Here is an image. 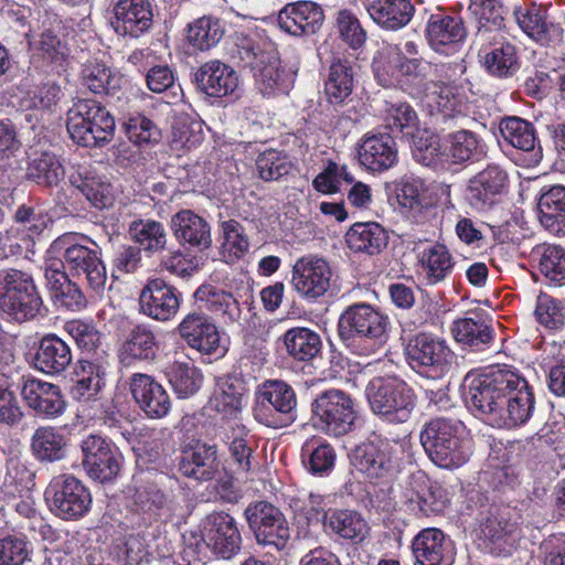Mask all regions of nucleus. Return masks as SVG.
<instances>
[{"instance_id": "nucleus-1", "label": "nucleus", "mask_w": 565, "mask_h": 565, "mask_svg": "<svg viewBox=\"0 0 565 565\" xmlns=\"http://www.w3.org/2000/svg\"><path fill=\"white\" fill-rule=\"evenodd\" d=\"M388 317L369 303L349 306L339 317L338 334L342 343L356 355L376 353L387 341Z\"/></svg>"}, {"instance_id": "nucleus-2", "label": "nucleus", "mask_w": 565, "mask_h": 565, "mask_svg": "<svg viewBox=\"0 0 565 565\" xmlns=\"http://www.w3.org/2000/svg\"><path fill=\"white\" fill-rule=\"evenodd\" d=\"M419 438L428 458L440 468H458L471 455L466 427L455 418L430 419L424 425Z\"/></svg>"}, {"instance_id": "nucleus-3", "label": "nucleus", "mask_w": 565, "mask_h": 565, "mask_svg": "<svg viewBox=\"0 0 565 565\" xmlns=\"http://www.w3.org/2000/svg\"><path fill=\"white\" fill-rule=\"evenodd\" d=\"M507 365L495 366L471 380L466 392V403L476 409L492 427L511 428L505 416L510 407Z\"/></svg>"}, {"instance_id": "nucleus-4", "label": "nucleus", "mask_w": 565, "mask_h": 565, "mask_svg": "<svg viewBox=\"0 0 565 565\" xmlns=\"http://www.w3.org/2000/svg\"><path fill=\"white\" fill-rule=\"evenodd\" d=\"M43 299L31 273L18 268L0 269V311L15 322L40 315Z\"/></svg>"}, {"instance_id": "nucleus-5", "label": "nucleus", "mask_w": 565, "mask_h": 565, "mask_svg": "<svg viewBox=\"0 0 565 565\" xmlns=\"http://www.w3.org/2000/svg\"><path fill=\"white\" fill-rule=\"evenodd\" d=\"M115 119L95 99H77L67 113V131L71 139L83 147H103L115 134Z\"/></svg>"}, {"instance_id": "nucleus-6", "label": "nucleus", "mask_w": 565, "mask_h": 565, "mask_svg": "<svg viewBox=\"0 0 565 565\" xmlns=\"http://www.w3.org/2000/svg\"><path fill=\"white\" fill-rule=\"evenodd\" d=\"M365 395L372 412L390 423H406L416 406L414 390L396 376L372 379Z\"/></svg>"}, {"instance_id": "nucleus-7", "label": "nucleus", "mask_w": 565, "mask_h": 565, "mask_svg": "<svg viewBox=\"0 0 565 565\" xmlns=\"http://www.w3.org/2000/svg\"><path fill=\"white\" fill-rule=\"evenodd\" d=\"M297 395L282 380H266L255 392V419L271 428L287 427L297 418Z\"/></svg>"}, {"instance_id": "nucleus-8", "label": "nucleus", "mask_w": 565, "mask_h": 565, "mask_svg": "<svg viewBox=\"0 0 565 565\" xmlns=\"http://www.w3.org/2000/svg\"><path fill=\"white\" fill-rule=\"evenodd\" d=\"M44 497L51 512L65 521L82 519L87 514L93 502L89 489L72 475H58L52 478Z\"/></svg>"}, {"instance_id": "nucleus-9", "label": "nucleus", "mask_w": 565, "mask_h": 565, "mask_svg": "<svg viewBox=\"0 0 565 565\" xmlns=\"http://www.w3.org/2000/svg\"><path fill=\"white\" fill-rule=\"evenodd\" d=\"M78 239L86 241L87 237L68 233L55 239L52 248L63 249L65 266L73 276H84L89 288L102 290L107 275L100 254L96 248H90Z\"/></svg>"}, {"instance_id": "nucleus-10", "label": "nucleus", "mask_w": 565, "mask_h": 565, "mask_svg": "<svg viewBox=\"0 0 565 565\" xmlns=\"http://www.w3.org/2000/svg\"><path fill=\"white\" fill-rule=\"evenodd\" d=\"M405 354L413 370L434 380L449 373L456 359L444 340L428 333L411 338Z\"/></svg>"}, {"instance_id": "nucleus-11", "label": "nucleus", "mask_w": 565, "mask_h": 565, "mask_svg": "<svg viewBox=\"0 0 565 565\" xmlns=\"http://www.w3.org/2000/svg\"><path fill=\"white\" fill-rule=\"evenodd\" d=\"M401 502L418 518L438 515L447 507L446 491L423 470L411 472L402 484Z\"/></svg>"}, {"instance_id": "nucleus-12", "label": "nucleus", "mask_w": 565, "mask_h": 565, "mask_svg": "<svg viewBox=\"0 0 565 565\" xmlns=\"http://www.w3.org/2000/svg\"><path fill=\"white\" fill-rule=\"evenodd\" d=\"M244 515L259 545L284 550L290 540L288 522L279 508L267 501L247 505Z\"/></svg>"}, {"instance_id": "nucleus-13", "label": "nucleus", "mask_w": 565, "mask_h": 565, "mask_svg": "<svg viewBox=\"0 0 565 565\" xmlns=\"http://www.w3.org/2000/svg\"><path fill=\"white\" fill-rule=\"evenodd\" d=\"M313 417L328 435L344 436L354 427L356 412L353 399L340 390H328L312 403Z\"/></svg>"}, {"instance_id": "nucleus-14", "label": "nucleus", "mask_w": 565, "mask_h": 565, "mask_svg": "<svg viewBox=\"0 0 565 565\" xmlns=\"http://www.w3.org/2000/svg\"><path fill=\"white\" fill-rule=\"evenodd\" d=\"M351 465L370 479L383 480L395 476L401 466L396 447L387 440H367L350 454Z\"/></svg>"}, {"instance_id": "nucleus-15", "label": "nucleus", "mask_w": 565, "mask_h": 565, "mask_svg": "<svg viewBox=\"0 0 565 565\" xmlns=\"http://www.w3.org/2000/svg\"><path fill=\"white\" fill-rule=\"evenodd\" d=\"M331 278L332 270L324 258L306 255L292 265L290 285L300 299L316 302L329 291Z\"/></svg>"}, {"instance_id": "nucleus-16", "label": "nucleus", "mask_w": 565, "mask_h": 565, "mask_svg": "<svg viewBox=\"0 0 565 565\" xmlns=\"http://www.w3.org/2000/svg\"><path fill=\"white\" fill-rule=\"evenodd\" d=\"M241 58L254 70L256 86L264 96L284 95L292 87L295 75L282 67L274 55L255 52L253 46L239 51Z\"/></svg>"}, {"instance_id": "nucleus-17", "label": "nucleus", "mask_w": 565, "mask_h": 565, "mask_svg": "<svg viewBox=\"0 0 565 565\" xmlns=\"http://www.w3.org/2000/svg\"><path fill=\"white\" fill-rule=\"evenodd\" d=\"M81 450L82 466L90 479L105 483L117 478L122 457L106 438L90 434L82 440Z\"/></svg>"}, {"instance_id": "nucleus-18", "label": "nucleus", "mask_w": 565, "mask_h": 565, "mask_svg": "<svg viewBox=\"0 0 565 565\" xmlns=\"http://www.w3.org/2000/svg\"><path fill=\"white\" fill-rule=\"evenodd\" d=\"M202 540L216 557L223 559L234 557L242 546V535L235 519L223 512L206 516Z\"/></svg>"}, {"instance_id": "nucleus-19", "label": "nucleus", "mask_w": 565, "mask_h": 565, "mask_svg": "<svg viewBox=\"0 0 565 565\" xmlns=\"http://www.w3.org/2000/svg\"><path fill=\"white\" fill-rule=\"evenodd\" d=\"M372 67L379 83L383 86L394 84L397 75L418 78L423 75V60L403 55L397 44H385L373 58Z\"/></svg>"}, {"instance_id": "nucleus-20", "label": "nucleus", "mask_w": 565, "mask_h": 565, "mask_svg": "<svg viewBox=\"0 0 565 565\" xmlns=\"http://www.w3.org/2000/svg\"><path fill=\"white\" fill-rule=\"evenodd\" d=\"M139 303L143 315L164 322L177 315L180 308V294L163 279L156 278L142 288Z\"/></svg>"}, {"instance_id": "nucleus-21", "label": "nucleus", "mask_w": 565, "mask_h": 565, "mask_svg": "<svg viewBox=\"0 0 565 565\" xmlns=\"http://www.w3.org/2000/svg\"><path fill=\"white\" fill-rule=\"evenodd\" d=\"M412 553L416 565H451L455 548L447 535L437 527H427L415 535Z\"/></svg>"}, {"instance_id": "nucleus-22", "label": "nucleus", "mask_w": 565, "mask_h": 565, "mask_svg": "<svg viewBox=\"0 0 565 565\" xmlns=\"http://www.w3.org/2000/svg\"><path fill=\"white\" fill-rule=\"evenodd\" d=\"M177 330L190 348L204 354H212L220 347L218 329L213 319L203 311L186 313Z\"/></svg>"}, {"instance_id": "nucleus-23", "label": "nucleus", "mask_w": 565, "mask_h": 565, "mask_svg": "<svg viewBox=\"0 0 565 565\" xmlns=\"http://www.w3.org/2000/svg\"><path fill=\"white\" fill-rule=\"evenodd\" d=\"M129 385L135 402L149 418H163L169 414L170 396L153 376L135 373Z\"/></svg>"}, {"instance_id": "nucleus-24", "label": "nucleus", "mask_w": 565, "mask_h": 565, "mask_svg": "<svg viewBox=\"0 0 565 565\" xmlns=\"http://www.w3.org/2000/svg\"><path fill=\"white\" fill-rule=\"evenodd\" d=\"M117 33L139 38L149 31L153 22L152 4L149 0H113Z\"/></svg>"}, {"instance_id": "nucleus-25", "label": "nucleus", "mask_w": 565, "mask_h": 565, "mask_svg": "<svg viewBox=\"0 0 565 565\" xmlns=\"http://www.w3.org/2000/svg\"><path fill=\"white\" fill-rule=\"evenodd\" d=\"M508 184L507 172L497 164H489L471 177L466 189V200L471 206L482 210L494 203Z\"/></svg>"}, {"instance_id": "nucleus-26", "label": "nucleus", "mask_w": 565, "mask_h": 565, "mask_svg": "<svg viewBox=\"0 0 565 565\" xmlns=\"http://www.w3.org/2000/svg\"><path fill=\"white\" fill-rule=\"evenodd\" d=\"M21 396L31 409L46 418H55L65 409L60 387L35 377H23Z\"/></svg>"}, {"instance_id": "nucleus-27", "label": "nucleus", "mask_w": 565, "mask_h": 565, "mask_svg": "<svg viewBox=\"0 0 565 565\" xmlns=\"http://www.w3.org/2000/svg\"><path fill=\"white\" fill-rule=\"evenodd\" d=\"M323 20L322 8L311 1L289 3L278 14L280 29L295 36L316 34Z\"/></svg>"}, {"instance_id": "nucleus-28", "label": "nucleus", "mask_w": 565, "mask_h": 565, "mask_svg": "<svg viewBox=\"0 0 565 565\" xmlns=\"http://www.w3.org/2000/svg\"><path fill=\"white\" fill-rule=\"evenodd\" d=\"M230 462L237 479L248 480L257 468L255 447L248 429L243 424L231 425L224 434Z\"/></svg>"}, {"instance_id": "nucleus-29", "label": "nucleus", "mask_w": 565, "mask_h": 565, "mask_svg": "<svg viewBox=\"0 0 565 565\" xmlns=\"http://www.w3.org/2000/svg\"><path fill=\"white\" fill-rule=\"evenodd\" d=\"M159 350L156 333L147 324H137L125 334L118 348V359L124 366L153 361Z\"/></svg>"}, {"instance_id": "nucleus-30", "label": "nucleus", "mask_w": 565, "mask_h": 565, "mask_svg": "<svg viewBox=\"0 0 565 565\" xmlns=\"http://www.w3.org/2000/svg\"><path fill=\"white\" fill-rule=\"evenodd\" d=\"M170 226L177 241L200 252L212 246L209 222L192 210H181L171 217Z\"/></svg>"}, {"instance_id": "nucleus-31", "label": "nucleus", "mask_w": 565, "mask_h": 565, "mask_svg": "<svg viewBox=\"0 0 565 565\" xmlns=\"http://www.w3.org/2000/svg\"><path fill=\"white\" fill-rule=\"evenodd\" d=\"M194 78L198 88L211 97L232 95L238 87L236 71L218 60L202 64L195 72Z\"/></svg>"}, {"instance_id": "nucleus-32", "label": "nucleus", "mask_w": 565, "mask_h": 565, "mask_svg": "<svg viewBox=\"0 0 565 565\" xmlns=\"http://www.w3.org/2000/svg\"><path fill=\"white\" fill-rule=\"evenodd\" d=\"M359 162L372 172H382L397 162V147L390 134L365 135L359 146Z\"/></svg>"}, {"instance_id": "nucleus-33", "label": "nucleus", "mask_w": 565, "mask_h": 565, "mask_svg": "<svg viewBox=\"0 0 565 565\" xmlns=\"http://www.w3.org/2000/svg\"><path fill=\"white\" fill-rule=\"evenodd\" d=\"M70 182L90 203L92 206L103 210L110 207L115 202V190L105 175H100L89 167L78 166L70 175Z\"/></svg>"}, {"instance_id": "nucleus-34", "label": "nucleus", "mask_w": 565, "mask_h": 565, "mask_svg": "<svg viewBox=\"0 0 565 565\" xmlns=\"http://www.w3.org/2000/svg\"><path fill=\"white\" fill-rule=\"evenodd\" d=\"M72 361L70 345L55 334H46L36 347L33 365L38 371L54 376L66 371Z\"/></svg>"}, {"instance_id": "nucleus-35", "label": "nucleus", "mask_w": 565, "mask_h": 565, "mask_svg": "<svg viewBox=\"0 0 565 565\" xmlns=\"http://www.w3.org/2000/svg\"><path fill=\"white\" fill-rule=\"evenodd\" d=\"M418 263L426 285H440L451 278L457 262L445 244L434 243L418 254Z\"/></svg>"}, {"instance_id": "nucleus-36", "label": "nucleus", "mask_w": 565, "mask_h": 565, "mask_svg": "<svg viewBox=\"0 0 565 565\" xmlns=\"http://www.w3.org/2000/svg\"><path fill=\"white\" fill-rule=\"evenodd\" d=\"M194 299L225 326L241 324L242 308L231 292L213 285H202L195 290Z\"/></svg>"}, {"instance_id": "nucleus-37", "label": "nucleus", "mask_w": 565, "mask_h": 565, "mask_svg": "<svg viewBox=\"0 0 565 565\" xmlns=\"http://www.w3.org/2000/svg\"><path fill=\"white\" fill-rule=\"evenodd\" d=\"M30 451L40 463L60 462L67 457L68 439L58 427L40 426L31 436Z\"/></svg>"}, {"instance_id": "nucleus-38", "label": "nucleus", "mask_w": 565, "mask_h": 565, "mask_svg": "<svg viewBox=\"0 0 565 565\" xmlns=\"http://www.w3.org/2000/svg\"><path fill=\"white\" fill-rule=\"evenodd\" d=\"M221 466L216 445L196 444L190 451L184 452L179 470L188 478L210 481L217 476Z\"/></svg>"}, {"instance_id": "nucleus-39", "label": "nucleus", "mask_w": 565, "mask_h": 565, "mask_svg": "<svg viewBox=\"0 0 565 565\" xmlns=\"http://www.w3.org/2000/svg\"><path fill=\"white\" fill-rule=\"evenodd\" d=\"M509 379L510 407L505 419L511 428L519 427L529 422L535 408V398L527 381L519 373L507 366L505 375Z\"/></svg>"}, {"instance_id": "nucleus-40", "label": "nucleus", "mask_w": 565, "mask_h": 565, "mask_svg": "<svg viewBox=\"0 0 565 565\" xmlns=\"http://www.w3.org/2000/svg\"><path fill=\"white\" fill-rule=\"evenodd\" d=\"M366 11L377 26L395 32L409 24L415 6L412 0H373Z\"/></svg>"}, {"instance_id": "nucleus-41", "label": "nucleus", "mask_w": 565, "mask_h": 565, "mask_svg": "<svg viewBox=\"0 0 565 565\" xmlns=\"http://www.w3.org/2000/svg\"><path fill=\"white\" fill-rule=\"evenodd\" d=\"M499 130L502 139L510 146L530 152L533 163L541 161L542 148L535 128L530 121L520 117H507L500 121Z\"/></svg>"}, {"instance_id": "nucleus-42", "label": "nucleus", "mask_w": 565, "mask_h": 565, "mask_svg": "<svg viewBox=\"0 0 565 565\" xmlns=\"http://www.w3.org/2000/svg\"><path fill=\"white\" fill-rule=\"evenodd\" d=\"M426 38L435 51H441L448 44L462 41L466 38V29L460 18L437 8L427 20Z\"/></svg>"}, {"instance_id": "nucleus-43", "label": "nucleus", "mask_w": 565, "mask_h": 565, "mask_svg": "<svg viewBox=\"0 0 565 565\" xmlns=\"http://www.w3.org/2000/svg\"><path fill=\"white\" fill-rule=\"evenodd\" d=\"M481 537L488 542L491 553L507 556L516 546L519 534L515 523L501 515L491 514L480 524Z\"/></svg>"}, {"instance_id": "nucleus-44", "label": "nucleus", "mask_w": 565, "mask_h": 565, "mask_svg": "<svg viewBox=\"0 0 565 565\" xmlns=\"http://www.w3.org/2000/svg\"><path fill=\"white\" fill-rule=\"evenodd\" d=\"M542 226L553 234H565V186L552 185L543 189L537 202Z\"/></svg>"}, {"instance_id": "nucleus-45", "label": "nucleus", "mask_w": 565, "mask_h": 565, "mask_svg": "<svg viewBox=\"0 0 565 565\" xmlns=\"http://www.w3.org/2000/svg\"><path fill=\"white\" fill-rule=\"evenodd\" d=\"M483 148L480 137L467 129L448 134L443 140L445 160L457 164L479 160L484 152Z\"/></svg>"}, {"instance_id": "nucleus-46", "label": "nucleus", "mask_w": 565, "mask_h": 565, "mask_svg": "<svg viewBox=\"0 0 565 565\" xmlns=\"http://www.w3.org/2000/svg\"><path fill=\"white\" fill-rule=\"evenodd\" d=\"M468 11L480 41L490 40V34L501 31L505 25V11L499 0H470Z\"/></svg>"}, {"instance_id": "nucleus-47", "label": "nucleus", "mask_w": 565, "mask_h": 565, "mask_svg": "<svg viewBox=\"0 0 565 565\" xmlns=\"http://www.w3.org/2000/svg\"><path fill=\"white\" fill-rule=\"evenodd\" d=\"M345 242L353 252L375 255L386 247L388 235L379 223H355L347 232Z\"/></svg>"}, {"instance_id": "nucleus-48", "label": "nucleus", "mask_w": 565, "mask_h": 565, "mask_svg": "<svg viewBox=\"0 0 565 565\" xmlns=\"http://www.w3.org/2000/svg\"><path fill=\"white\" fill-rule=\"evenodd\" d=\"M286 351L294 360L307 362L321 351L320 335L309 328H291L282 337Z\"/></svg>"}, {"instance_id": "nucleus-49", "label": "nucleus", "mask_w": 565, "mask_h": 565, "mask_svg": "<svg viewBox=\"0 0 565 565\" xmlns=\"http://www.w3.org/2000/svg\"><path fill=\"white\" fill-rule=\"evenodd\" d=\"M76 380L71 393L77 401H88L97 395L104 385L106 367L97 362L79 360L75 369Z\"/></svg>"}, {"instance_id": "nucleus-50", "label": "nucleus", "mask_w": 565, "mask_h": 565, "mask_svg": "<svg viewBox=\"0 0 565 565\" xmlns=\"http://www.w3.org/2000/svg\"><path fill=\"white\" fill-rule=\"evenodd\" d=\"M451 331L457 342L477 351L484 350L493 340V330L481 317L458 319Z\"/></svg>"}, {"instance_id": "nucleus-51", "label": "nucleus", "mask_w": 565, "mask_h": 565, "mask_svg": "<svg viewBox=\"0 0 565 565\" xmlns=\"http://www.w3.org/2000/svg\"><path fill=\"white\" fill-rule=\"evenodd\" d=\"M225 32L221 20L204 15L188 24L186 41L195 50L207 51L215 46L223 38Z\"/></svg>"}, {"instance_id": "nucleus-52", "label": "nucleus", "mask_w": 565, "mask_h": 565, "mask_svg": "<svg viewBox=\"0 0 565 565\" xmlns=\"http://www.w3.org/2000/svg\"><path fill=\"white\" fill-rule=\"evenodd\" d=\"M327 526L340 537L354 543L364 541L370 530L367 522L353 510L333 511L328 518Z\"/></svg>"}, {"instance_id": "nucleus-53", "label": "nucleus", "mask_w": 565, "mask_h": 565, "mask_svg": "<svg viewBox=\"0 0 565 565\" xmlns=\"http://www.w3.org/2000/svg\"><path fill=\"white\" fill-rule=\"evenodd\" d=\"M166 376L175 392L181 397L195 394L202 384L200 371L190 361H174L166 367Z\"/></svg>"}, {"instance_id": "nucleus-54", "label": "nucleus", "mask_w": 565, "mask_h": 565, "mask_svg": "<svg viewBox=\"0 0 565 565\" xmlns=\"http://www.w3.org/2000/svg\"><path fill=\"white\" fill-rule=\"evenodd\" d=\"M26 177L39 185L54 186L64 179L65 170L57 156L44 151L31 159Z\"/></svg>"}, {"instance_id": "nucleus-55", "label": "nucleus", "mask_w": 565, "mask_h": 565, "mask_svg": "<svg viewBox=\"0 0 565 565\" xmlns=\"http://www.w3.org/2000/svg\"><path fill=\"white\" fill-rule=\"evenodd\" d=\"M353 88V70L348 60L334 57L324 84V92L333 104L342 103Z\"/></svg>"}, {"instance_id": "nucleus-56", "label": "nucleus", "mask_w": 565, "mask_h": 565, "mask_svg": "<svg viewBox=\"0 0 565 565\" xmlns=\"http://www.w3.org/2000/svg\"><path fill=\"white\" fill-rule=\"evenodd\" d=\"M47 288L54 301L68 310L78 311L87 305L84 292L68 278L67 274L47 275Z\"/></svg>"}, {"instance_id": "nucleus-57", "label": "nucleus", "mask_w": 565, "mask_h": 565, "mask_svg": "<svg viewBox=\"0 0 565 565\" xmlns=\"http://www.w3.org/2000/svg\"><path fill=\"white\" fill-rule=\"evenodd\" d=\"M131 500L138 509L145 512L161 510L169 503L168 494L162 491L158 482L142 475L134 479Z\"/></svg>"}, {"instance_id": "nucleus-58", "label": "nucleus", "mask_w": 565, "mask_h": 565, "mask_svg": "<svg viewBox=\"0 0 565 565\" xmlns=\"http://www.w3.org/2000/svg\"><path fill=\"white\" fill-rule=\"evenodd\" d=\"M302 461L305 467L316 476H327L335 462V451L331 445L320 440H308L302 446Z\"/></svg>"}, {"instance_id": "nucleus-59", "label": "nucleus", "mask_w": 565, "mask_h": 565, "mask_svg": "<svg viewBox=\"0 0 565 565\" xmlns=\"http://www.w3.org/2000/svg\"><path fill=\"white\" fill-rule=\"evenodd\" d=\"M486 70L493 76L509 78L520 70L516 47L511 43H503L486 53L483 57Z\"/></svg>"}, {"instance_id": "nucleus-60", "label": "nucleus", "mask_w": 565, "mask_h": 565, "mask_svg": "<svg viewBox=\"0 0 565 565\" xmlns=\"http://www.w3.org/2000/svg\"><path fill=\"white\" fill-rule=\"evenodd\" d=\"M82 78L90 92L106 95H114L120 81L106 64L97 61L84 64Z\"/></svg>"}, {"instance_id": "nucleus-61", "label": "nucleus", "mask_w": 565, "mask_h": 565, "mask_svg": "<svg viewBox=\"0 0 565 565\" xmlns=\"http://www.w3.org/2000/svg\"><path fill=\"white\" fill-rule=\"evenodd\" d=\"M129 235L145 250L158 252L166 247L167 233L160 222L137 220L129 225Z\"/></svg>"}, {"instance_id": "nucleus-62", "label": "nucleus", "mask_w": 565, "mask_h": 565, "mask_svg": "<svg viewBox=\"0 0 565 565\" xmlns=\"http://www.w3.org/2000/svg\"><path fill=\"white\" fill-rule=\"evenodd\" d=\"M426 104L433 115H441L445 119L461 113V102L449 85L434 84V89L426 94Z\"/></svg>"}, {"instance_id": "nucleus-63", "label": "nucleus", "mask_w": 565, "mask_h": 565, "mask_svg": "<svg viewBox=\"0 0 565 565\" xmlns=\"http://www.w3.org/2000/svg\"><path fill=\"white\" fill-rule=\"evenodd\" d=\"M256 168L264 181H277L289 174L292 162L289 157L278 150L269 149L262 152L256 160Z\"/></svg>"}, {"instance_id": "nucleus-64", "label": "nucleus", "mask_w": 565, "mask_h": 565, "mask_svg": "<svg viewBox=\"0 0 565 565\" xmlns=\"http://www.w3.org/2000/svg\"><path fill=\"white\" fill-rule=\"evenodd\" d=\"M334 26L341 40L353 50H359L366 42V31L351 10H339L335 14Z\"/></svg>"}]
</instances>
